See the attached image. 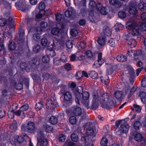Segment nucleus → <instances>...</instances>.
I'll use <instances>...</instances> for the list:
<instances>
[{
  "instance_id": "obj_1",
  "label": "nucleus",
  "mask_w": 146,
  "mask_h": 146,
  "mask_svg": "<svg viewBox=\"0 0 146 146\" xmlns=\"http://www.w3.org/2000/svg\"><path fill=\"white\" fill-rule=\"evenodd\" d=\"M100 104L103 107H107L110 105V96L106 93H104L100 96Z\"/></svg>"
},
{
  "instance_id": "obj_2",
  "label": "nucleus",
  "mask_w": 146,
  "mask_h": 146,
  "mask_svg": "<svg viewBox=\"0 0 146 146\" xmlns=\"http://www.w3.org/2000/svg\"><path fill=\"white\" fill-rule=\"evenodd\" d=\"M15 6L17 9L23 12L28 11V6L27 5L25 0H19L15 3Z\"/></svg>"
},
{
  "instance_id": "obj_3",
  "label": "nucleus",
  "mask_w": 146,
  "mask_h": 146,
  "mask_svg": "<svg viewBox=\"0 0 146 146\" xmlns=\"http://www.w3.org/2000/svg\"><path fill=\"white\" fill-rule=\"evenodd\" d=\"M82 98L81 96V98L79 97V102L80 101L81 102L87 109L89 108V101L88 100L90 97L89 93L87 92H85L82 93Z\"/></svg>"
},
{
  "instance_id": "obj_4",
  "label": "nucleus",
  "mask_w": 146,
  "mask_h": 146,
  "mask_svg": "<svg viewBox=\"0 0 146 146\" xmlns=\"http://www.w3.org/2000/svg\"><path fill=\"white\" fill-rule=\"evenodd\" d=\"M37 137L38 143L41 146H46L48 141L46 138V135L43 134V132H38Z\"/></svg>"
},
{
  "instance_id": "obj_5",
  "label": "nucleus",
  "mask_w": 146,
  "mask_h": 146,
  "mask_svg": "<svg viewBox=\"0 0 146 146\" xmlns=\"http://www.w3.org/2000/svg\"><path fill=\"white\" fill-rule=\"evenodd\" d=\"M92 108L96 110L98 107L99 103H100V97L97 94L93 93L92 94Z\"/></svg>"
},
{
  "instance_id": "obj_6",
  "label": "nucleus",
  "mask_w": 146,
  "mask_h": 146,
  "mask_svg": "<svg viewBox=\"0 0 146 146\" xmlns=\"http://www.w3.org/2000/svg\"><path fill=\"white\" fill-rule=\"evenodd\" d=\"M29 105L27 104H25L23 105L19 110H17L14 112V114L17 116H21L22 118H23L25 117V111L29 108Z\"/></svg>"
},
{
  "instance_id": "obj_7",
  "label": "nucleus",
  "mask_w": 146,
  "mask_h": 146,
  "mask_svg": "<svg viewBox=\"0 0 146 146\" xmlns=\"http://www.w3.org/2000/svg\"><path fill=\"white\" fill-rule=\"evenodd\" d=\"M57 105V103L53 97H51L46 103V108L48 109H54Z\"/></svg>"
},
{
  "instance_id": "obj_8",
  "label": "nucleus",
  "mask_w": 146,
  "mask_h": 146,
  "mask_svg": "<svg viewBox=\"0 0 146 146\" xmlns=\"http://www.w3.org/2000/svg\"><path fill=\"white\" fill-rule=\"evenodd\" d=\"M83 87L81 86H79L77 87L74 91V94L76 96V102L78 104H79V98L80 97L81 98V96H82L81 94L83 93Z\"/></svg>"
},
{
  "instance_id": "obj_9",
  "label": "nucleus",
  "mask_w": 146,
  "mask_h": 146,
  "mask_svg": "<svg viewBox=\"0 0 146 146\" xmlns=\"http://www.w3.org/2000/svg\"><path fill=\"white\" fill-rule=\"evenodd\" d=\"M51 45L53 48L56 50L64 48L63 46L60 43L59 41L55 38L53 39Z\"/></svg>"
},
{
  "instance_id": "obj_10",
  "label": "nucleus",
  "mask_w": 146,
  "mask_h": 146,
  "mask_svg": "<svg viewBox=\"0 0 146 146\" xmlns=\"http://www.w3.org/2000/svg\"><path fill=\"white\" fill-rule=\"evenodd\" d=\"M27 131L30 133H33L36 130L35 125L34 123L32 121L29 122L26 126Z\"/></svg>"
},
{
  "instance_id": "obj_11",
  "label": "nucleus",
  "mask_w": 146,
  "mask_h": 146,
  "mask_svg": "<svg viewBox=\"0 0 146 146\" xmlns=\"http://www.w3.org/2000/svg\"><path fill=\"white\" fill-rule=\"evenodd\" d=\"M131 34L133 36H140L141 35V30L138 25L132 29L131 32Z\"/></svg>"
},
{
  "instance_id": "obj_12",
  "label": "nucleus",
  "mask_w": 146,
  "mask_h": 146,
  "mask_svg": "<svg viewBox=\"0 0 146 146\" xmlns=\"http://www.w3.org/2000/svg\"><path fill=\"white\" fill-rule=\"evenodd\" d=\"M11 0H3L0 1V3L3 4L6 9L8 10V14H9L11 9V4L8 2V1Z\"/></svg>"
},
{
  "instance_id": "obj_13",
  "label": "nucleus",
  "mask_w": 146,
  "mask_h": 146,
  "mask_svg": "<svg viewBox=\"0 0 146 146\" xmlns=\"http://www.w3.org/2000/svg\"><path fill=\"white\" fill-rule=\"evenodd\" d=\"M129 128V125L127 123H125L120 125L119 131H121V133H126L128 131ZM119 131V130L118 132Z\"/></svg>"
},
{
  "instance_id": "obj_14",
  "label": "nucleus",
  "mask_w": 146,
  "mask_h": 146,
  "mask_svg": "<svg viewBox=\"0 0 146 146\" xmlns=\"http://www.w3.org/2000/svg\"><path fill=\"white\" fill-rule=\"evenodd\" d=\"M102 4L100 3H97L96 5V8L98 11H99L100 13L103 15H105L107 14V12L106 10V9L105 7H102Z\"/></svg>"
},
{
  "instance_id": "obj_15",
  "label": "nucleus",
  "mask_w": 146,
  "mask_h": 146,
  "mask_svg": "<svg viewBox=\"0 0 146 146\" xmlns=\"http://www.w3.org/2000/svg\"><path fill=\"white\" fill-rule=\"evenodd\" d=\"M41 129L43 131H45L47 132H51L53 130V128L52 126H50L46 123L43 124L41 127Z\"/></svg>"
},
{
  "instance_id": "obj_16",
  "label": "nucleus",
  "mask_w": 146,
  "mask_h": 146,
  "mask_svg": "<svg viewBox=\"0 0 146 146\" xmlns=\"http://www.w3.org/2000/svg\"><path fill=\"white\" fill-rule=\"evenodd\" d=\"M137 89V87L136 86H134L130 90H127L126 92V94H127L128 98L131 97L136 91Z\"/></svg>"
},
{
  "instance_id": "obj_17",
  "label": "nucleus",
  "mask_w": 146,
  "mask_h": 146,
  "mask_svg": "<svg viewBox=\"0 0 146 146\" xmlns=\"http://www.w3.org/2000/svg\"><path fill=\"white\" fill-rule=\"evenodd\" d=\"M106 37L104 36H100L98 37L97 42L98 44L101 46H104L106 44Z\"/></svg>"
},
{
  "instance_id": "obj_18",
  "label": "nucleus",
  "mask_w": 146,
  "mask_h": 146,
  "mask_svg": "<svg viewBox=\"0 0 146 146\" xmlns=\"http://www.w3.org/2000/svg\"><path fill=\"white\" fill-rule=\"evenodd\" d=\"M46 53L48 56L53 57L56 55L55 51L52 48H48L46 50Z\"/></svg>"
},
{
  "instance_id": "obj_19",
  "label": "nucleus",
  "mask_w": 146,
  "mask_h": 146,
  "mask_svg": "<svg viewBox=\"0 0 146 146\" xmlns=\"http://www.w3.org/2000/svg\"><path fill=\"white\" fill-rule=\"evenodd\" d=\"M94 127L90 125V126L87 129L86 131V133L87 135L94 136L95 134L94 129Z\"/></svg>"
},
{
  "instance_id": "obj_20",
  "label": "nucleus",
  "mask_w": 146,
  "mask_h": 146,
  "mask_svg": "<svg viewBox=\"0 0 146 146\" xmlns=\"http://www.w3.org/2000/svg\"><path fill=\"white\" fill-rule=\"evenodd\" d=\"M109 3L110 5L115 6L117 7H120L122 5L121 2L118 0H110Z\"/></svg>"
},
{
  "instance_id": "obj_21",
  "label": "nucleus",
  "mask_w": 146,
  "mask_h": 146,
  "mask_svg": "<svg viewBox=\"0 0 146 146\" xmlns=\"http://www.w3.org/2000/svg\"><path fill=\"white\" fill-rule=\"evenodd\" d=\"M138 24L137 23L134 21H129L128 22L126 25V28L128 29H133Z\"/></svg>"
},
{
  "instance_id": "obj_22",
  "label": "nucleus",
  "mask_w": 146,
  "mask_h": 146,
  "mask_svg": "<svg viewBox=\"0 0 146 146\" xmlns=\"http://www.w3.org/2000/svg\"><path fill=\"white\" fill-rule=\"evenodd\" d=\"M103 33L105 36H111V32L110 28L107 26H105L103 28Z\"/></svg>"
},
{
  "instance_id": "obj_23",
  "label": "nucleus",
  "mask_w": 146,
  "mask_h": 146,
  "mask_svg": "<svg viewBox=\"0 0 146 146\" xmlns=\"http://www.w3.org/2000/svg\"><path fill=\"white\" fill-rule=\"evenodd\" d=\"M64 98L67 101H71L72 100V96L71 93L69 92H66L64 94Z\"/></svg>"
},
{
  "instance_id": "obj_24",
  "label": "nucleus",
  "mask_w": 146,
  "mask_h": 146,
  "mask_svg": "<svg viewBox=\"0 0 146 146\" xmlns=\"http://www.w3.org/2000/svg\"><path fill=\"white\" fill-rule=\"evenodd\" d=\"M82 113L81 109L80 107H76L74 108L73 111V113L76 116H80Z\"/></svg>"
},
{
  "instance_id": "obj_25",
  "label": "nucleus",
  "mask_w": 146,
  "mask_h": 146,
  "mask_svg": "<svg viewBox=\"0 0 146 146\" xmlns=\"http://www.w3.org/2000/svg\"><path fill=\"white\" fill-rule=\"evenodd\" d=\"M88 74L93 79H97L98 78V74L95 71L92 70L89 71Z\"/></svg>"
},
{
  "instance_id": "obj_26",
  "label": "nucleus",
  "mask_w": 146,
  "mask_h": 146,
  "mask_svg": "<svg viewBox=\"0 0 146 146\" xmlns=\"http://www.w3.org/2000/svg\"><path fill=\"white\" fill-rule=\"evenodd\" d=\"M139 96L141 97L142 102L143 104L146 103V93L145 92L141 91L139 94Z\"/></svg>"
},
{
  "instance_id": "obj_27",
  "label": "nucleus",
  "mask_w": 146,
  "mask_h": 146,
  "mask_svg": "<svg viewBox=\"0 0 146 146\" xmlns=\"http://www.w3.org/2000/svg\"><path fill=\"white\" fill-rule=\"evenodd\" d=\"M116 59L119 62H125L127 61V58L126 56L124 55L120 54L117 56Z\"/></svg>"
},
{
  "instance_id": "obj_28",
  "label": "nucleus",
  "mask_w": 146,
  "mask_h": 146,
  "mask_svg": "<svg viewBox=\"0 0 146 146\" xmlns=\"http://www.w3.org/2000/svg\"><path fill=\"white\" fill-rule=\"evenodd\" d=\"M128 46L131 48L135 47L137 44V42L135 40L133 39H131L128 42Z\"/></svg>"
},
{
  "instance_id": "obj_29",
  "label": "nucleus",
  "mask_w": 146,
  "mask_h": 146,
  "mask_svg": "<svg viewBox=\"0 0 146 146\" xmlns=\"http://www.w3.org/2000/svg\"><path fill=\"white\" fill-rule=\"evenodd\" d=\"M21 138L18 135H16L14 137L13 139H12V141H10L11 143L13 144H15L17 143H20L21 142V140L20 139Z\"/></svg>"
},
{
  "instance_id": "obj_30",
  "label": "nucleus",
  "mask_w": 146,
  "mask_h": 146,
  "mask_svg": "<svg viewBox=\"0 0 146 146\" xmlns=\"http://www.w3.org/2000/svg\"><path fill=\"white\" fill-rule=\"evenodd\" d=\"M100 78L101 79V81L102 82H103L105 84L107 85L109 83L110 81L108 76H106L104 77L100 76Z\"/></svg>"
},
{
  "instance_id": "obj_31",
  "label": "nucleus",
  "mask_w": 146,
  "mask_h": 146,
  "mask_svg": "<svg viewBox=\"0 0 146 146\" xmlns=\"http://www.w3.org/2000/svg\"><path fill=\"white\" fill-rule=\"evenodd\" d=\"M129 12L130 14L135 15L137 13V7L135 6L130 7Z\"/></svg>"
},
{
  "instance_id": "obj_32",
  "label": "nucleus",
  "mask_w": 146,
  "mask_h": 146,
  "mask_svg": "<svg viewBox=\"0 0 146 146\" xmlns=\"http://www.w3.org/2000/svg\"><path fill=\"white\" fill-rule=\"evenodd\" d=\"M60 30V28H59L58 27H54L52 29L51 33L54 35H57L59 33Z\"/></svg>"
},
{
  "instance_id": "obj_33",
  "label": "nucleus",
  "mask_w": 146,
  "mask_h": 146,
  "mask_svg": "<svg viewBox=\"0 0 146 146\" xmlns=\"http://www.w3.org/2000/svg\"><path fill=\"white\" fill-rule=\"evenodd\" d=\"M49 122L52 125L56 124L58 122L57 118L54 116H52L49 119Z\"/></svg>"
},
{
  "instance_id": "obj_34",
  "label": "nucleus",
  "mask_w": 146,
  "mask_h": 146,
  "mask_svg": "<svg viewBox=\"0 0 146 146\" xmlns=\"http://www.w3.org/2000/svg\"><path fill=\"white\" fill-rule=\"evenodd\" d=\"M86 55L88 58L92 60H94L95 59V57L94 55H93L91 51L90 50L87 51L86 52Z\"/></svg>"
},
{
  "instance_id": "obj_35",
  "label": "nucleus",
  "mask_w": 146,
  "mask_h": 146,
  "mask_svg": "<svg viewBox=\"0 0 146 146\" xmlns=\"http://www.w3.org/2000/svg\"><path fill=\"white\" fill-rule=\"evenodd\" d=\"M104 63V60L102 59L98 60V62H95L93 66L94 68H97L101 65Z\"/></svg>"
},
{
  "instance_id": "obj_36",
  "label": "nucleus",
  "mask_w": 146,
  "mask_h": 146,
  "mask_svg": "<svg viewBox=\"0 0 146 146\" xmlns=\"http://www.w3.org/2000/svg\"><path fill=\"white\" fill-rule=\"evenodd\" d=\"M12 84L13 85V86L15 87L17 90H21L23 88V85L22 82H20V83H19L17 85V84L15 82H13Z\"/></svg>"
},
{
  "instance_id": "obj_37",
  "label": "nucleus",
  "mask_w": 146,
  "mask_h": 146,
  "mask_svg": "<svg viewBox=\"0 0 146 146\" xmlns=\"http://www.w3.org/2000/svg\"><path fill=\"white\" fill-rule=\"evenodd\" d=\"M138 7L141 11L144 10L146 9V4L142 2H141L138 4Z\"/></svg>"
},
{
  "instance_id": "obj_38",
  "label": "nucleus",
  "mask_w": 146,
  "mask_h": 146,
  "mask_svg": "<svg viewBox=\"0 0 146 146\" xmlns=\"http://www.w3.org/2000/svg\"><path fill=\"white\" fill-rule=\"evenodd\" d=\"M142 52L141 50H138L135 53H134V58L135 60H137L140 58L141 57Z\"/></svg>"
},
{
  "instance_id": "obj_39",
  "label": "nucleus",
  "mask_w": 146,
  "mask_h": 146,
  "mask_svg": "<svg viewBox=\"0 0 146 146\" xmlns=\"http://www.w3.org/2000/svg\"><path fill=\"white\" fill-rule=\"evenodd\" d=\"M16 44L14 42H10L9 45V48L10 51H12L14 50L16 48Z\"/></svg>"
},
{
  "instance_id": "obj_40",
  "label": "nucleus",
  "mask_w": 146,
  "mask_h": 146,
  "mask_svg": "<svg viewBox=\"0 0 146 146\" xmlns=\"http://www.w3.org/2000/svg\"><path fill=\"white\" fill-rule=\"evenodd\" d=\"M74 43V42L72 40H68L66 43V46L68 48H71L73 47Z\"/></svg>"
},
{
  "instance_id": "obj_41",
  "label": "nucleus",
  "mask_w": 146,
  "mask_h": 146,
  "mask_svg": "<svg viewBox=\"0 0 146 146\" xmlns=\"http://www.w3.org/2000/svg\"><path fill=\"white\" fill-rule=\"evenodd\" d=\"M88 137L87 136H86L83 135L82 136L81 139V141L82 143L81 144L82 145L83 144H86V143L88 142Z\"/></svg>"
},
{
  "instance_id": "obj_42",
  "label": "nucleus",
  "mask_w": 146,
  "mask_h": 146,
  "mask_svg": "<svg viewBox=\"0 0 146 146\" xmlns=\"http://www.w3.org/2000/svg\"><path fill=\"white\" fill-rule=\"evenodd\" d=\"M140 125L141 123L139 121H135L133 122V126L135 129L139 130Z\"/></svg>"
},
{
  "instance_id": "obj_43",
  "label": "nucleus",
  "mask_w": 146,
  "mask_h": 146,
  "mask_svg": "<svg viewBox=\"0 0 146 146\" xmlns=\"http://www.w3.org/2000/svg\"><path fill=\"white\" fill-rule=\"evenodd\" d=\"M32 38L35 41H38L40 38V34L38 33H36L33 34Z\"/></svg>"
},
{
  "instance_id": "obj_44",
  "label": "nucleus",
  "mask_w": 146,
  "mask_h": 146,
  "mask_svg": "<svg viewBox=\"0 0 146 146\" xmlns=\"http://www.w3.org/2000/svg\"><path fill=\"white\" fill-rule=\"evenodd\" d=\"M114 95L116 98L119 99L122 96V92L121 91H117L115 92Z\"/></svg>"
},
{
  "instance_id": "obj_45",
  "label": "nucleus",
  "mask_w": 146,
  "mask_h": 146,
  "mask_svg": "<svg viewBox=\"0 0 146 146\" xmlns=\"http://www.w3.org/2000/svg\"><path fill=\"white\" fill-rule=\"evenodd\" d=\"M135 109L136 112H139L141 111V108L138 105L134 104L133 105V108H132L131 110H134Z\"/></svg>"
},
{
  "instance_id": "obj_46",
  "label": "nucleus",
  "mask_w": 146,
  "mask_h": 146,
  "mask_svg": "<svg viewBox=\"0 0 146 146\" xmlns=\"http://www.w3.org/2000/svg\"><path fill=\"white\" fill-rule=\"evenodd\" d=\"M142 136L141 134L137 133L135 136V139L138 142H140L142 139Z\"/></svg>"
},
{
  "instance_id": "obj_47",
  "label": "nucleus",
  "mask_w": 146,
  "mask_h": 146,
  "mask_svg": "<svg viewBox=\"0 0 146 146\" xmlns=\"http://www.w3.org/2000/svg\"><path fill=\"white\" fill-rule=\"evenodd\" d=\"M69 122L72 125L76 124V117L74 116H70L69 118Z\"/></svg>"
},
{
  "instance_id": "obj_48",
  "label": "nucleus",
  "mask_w": 146,
  "mask_h": 146,
  "mask_svg": "<svg viewBox=\"0 0 146 146\" xmlns=\"http://www.w3.org/2000/svg\"><path fill=\"white\" fill-rule=\"evenodd\" d=\"M43 107V102H40L36 104L35 108L36 110L38 111L41 110Z\"/></svg>"
},
{
  "instance_id": "obj_49",
  "label": "nucleus",
  "mask_w": 146,
  "mask_h": 146,
  "mask_svg": "<svg viewBox=\"0 0 146 146\" xmlns=\"http://www.w3.org/2000/svg\"><path fill=\"white\" fill-rule=\"evenodd\" d=\"M60 60L63 62H66L67 61V58L64 54V53H63L61 54Z\"/></svg>"
},
{
  "instance_id": "obj_50",
  "label": "nucleus",
  "mask_w": 146,
  "mask_h": 146,
  "mask_svg": "<svg viewBox=\"0 0 146 146\" xmlns=\"http://www.w3.org/2000/svg\"><path fill=\"white\" fill-rule=\"evenodd\" d=\"M108 143V140L106 137H104L102 139L100 143L103 146H106L107 145Z\"/></svg>"
},
{
  "instance_id": "obj_51",
  "label": "nucleus",
  "mask_w": 146,
  "mask_h": 146,
  "mask_svg": "<svg viewBox=\"0 0 146 146\" xmlns=\"http://www.w3.org/2000/svg\"><path fill=\"white\" fill-rule=\"evenodd\" d=\"M18 106V104L16 103L13 104L10 106V110L11 112H13L15 110Z\"/></svg>"
},
{
  "instance_id": "obj_52",
  "label": "nucleus",
  "mask_w": 146,
  "mask_h": 146,
  "mask_svg": "<svg viewBox=\"0 0 146 146\" xmlns=\"http://www.w3.org/2000/svg\"><path fill=\"white\" fill-rule=\"evenodd\" d=\"M71 138L72 140L74 142L77 141L78 139L77 135L74 133L71 135Z\"/></svg>"
},
{
  "instance_id": "obj_53",
  "label": "nucleus",
  "mask_w": 146,
  "mask_h": 146,
  "mask_svg": "<svg viewBox=\"0 0 146 146\" xmlns=\"http://www.w3.org/2000/svg\"><path fill=\"white\" fill-rule=\"evenodd\" d=\"M108 44L110 46L113 47L115 46V40L112 38H111L109 40Z\"/></svg>"
},
{
  "instance_id": "obj_54",
  "label": "nucleus",
  "mask_w": 146,
  "mask_h": 146,
  "mask_svg": "<svg viewBox=\"0 0 146 146\" xmlns=\"http://www.w3.org/2000/svg\"><path fill=\"white\" fill-rule=\"evenodd\" d=\"M139 27L141 31H146V22L142 23L139 25Z\"/></svg>"
},
{
  "instance_id": "obj_55",
  "label": "nucleus",
  "mask_w": 146,
  "mask_h": 146,
  "mask_svg": "<svg viewBox=\"0 0 146 146\" xmlns=\"http://www.w3.org/2000/svg\"><path fill=\"white\" fill-rule=\"evenodd\" d=\"M40 50V46L38 44H36L35 45L33 48L34 52L36 53L38 52Z\"/></svg>"
},
{
  "instance_id": "obj_56",
  "label": "nucleus",
  "mask_w": 146,
  "mask_h": 146,
  "mask_svg": "<svg viewBox=\"0 0 146 146\" xmlns=\"http://www.w3.org/2000/svg\"><path fill=\"white\" fill-rule=\"evenodd\" d=\"M10 127L11 129L13 130H16L17 128V122H15L12 123Z\"/></svg>"
},
{
  "instance_id": "obj_57",
  "label": "nucleus",
  "mask_w": 146,
  "mask_h": 146,
  "mask_svg": "<svg viewBox=\"0 0 146 146\" xmlns=\"http://www.w3.org/2000/svg\"><path fill=\"white\" fill-rule=\"evenodd\" d=\"M115 26L117 27L116 28L115 30L117 31H118L120 29L121 30L123 27V26L120 23H116Z\"/></svg>"
},
{
  "instance_id": "obj_58",
  "label": "nucleus",
  "mask_w": 146,
  "mask_h": 146,
  "mask_svg": "<svg viewBox=\"0 0 146 146\" xmlns=\"http://www.w3.org/2000/svg\"><path fill=\"white\" fill-rule=\"evenodd\" d=\"M48 42V40L46 38L43 37L41 39V45L43 46H45L46 45Z\"/></svg>"
},
{
  "instance_id": "obj_59",
  "label": "nucleus",
  "mask_w": 146,
  "mask_h": 146,
  "mask_svg": "<svg viewBox=\"0 0 146 146\" xmlns=\"http://www.w3.org/2000/svg\"><path fill=\"white\" fill-rule=\"evenodd\" d=\"M32 62L33 64L34 65H39L40 64L39 59L37 57L35 58L32 60Z\"/></svg>"
},
{
  "instance_id": "obj_60",
  "label": "nucleus",
  "mask_w": 146,
  "mask_h": 146,
  "mask_svg": "<svg viewBox=\"0 0 146 146\" xmlns=\"http://www.w3.org/2000/svg\"><path fill=\"white\" fill-rule=\"evenodd\" d=\"M64 68L67 71L71 70L72 68L71 64L69 63H66L64 66Z\"/></svg>"
},
{
  "instance_id": "obj_61",
  "label": "nucleus",
  "mask_w": 146,
  "mask_h": 146,
  "mask_svg": "<svg viewBox=\"0 0 146 146\" xmlns=\"http://www.w3.org/2000/svg\"><path fill=\"white\" fill-rule=\"evenodd\" d=\"M118 16L119 18L123 19L125 17L126 14L124 12L120 11L118 13Z\"/></svg>"
},
{
  "instance_id": "obj_62",
  "label": "nucleus",
  "mask_w": 146,
  "mask_h": 146,
  "mask_svg": "<svg viewBox=\"0 0 146 146\" xmlns=\"http://www.w3.org/2000/svg\"><path fill=\"white\" fill-rule=\"evenodd\" d=\"M42 77L46 80H48L51 78V76L48 73H45L43 74Z\"/></svg>"
},
{
  "instance_id": "obj_63",
  "label": "nucleus",
  "mask_w": 146,
  "mask_h": 146,
  "mask_svg": "<svg viewBox=\"0 0 146 146\" xmlns=\"http://www.w3.org/2000/svg\"><path fill=\"white\" fill-rule=\"evenodd\" d=\"M72 12L69 10L66 11L64 13L65 16L67 17H70L72 14Z\"/></svg>"
},
{
  "instance_id": "obj_64",
  "label": "nucleus",
  "mask_w": 146,
  "mask_h": 146,
  "mask_svg": "<svg viewBox=\"0 0 146 146\" xmlns=\"http://www.w3.org/2000/svg\"><path fill=\"white\" fill-rule=\"evenodd\" d=\"M42 60L44 63H47L50 60V58L49 56H45L43 57Z\"/></svg>"
}]
</instances>
